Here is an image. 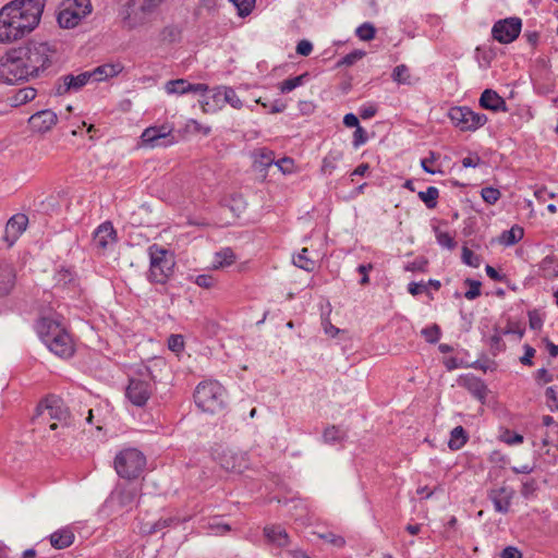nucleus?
Returning a JSON list of instances; mask_svg holds the SVG:
<instances>
[{
  "mask_svg": "<svg viewBox=\"0 0 558 558\" xmlns=\"http://www.w3.org/2000/svg\"><path fill=\"white\" fill-rule=\"evenodd\" d=\"M54 53L50 44L35 40L9 50L0 60V82L13 85L38 77L51 66Z\"/></svg>",
  "mask_w": 558,
  "mask_h": 558,
  "instance_id": "f257e3e1",
  "label": "nucleus"
},
{
  "mask_svg": "<svg viewBox=\"0 0 558 558\" xmlns=\"http://www.w3.org/2000/svg\"><path fill=\"white\" fill-rule=\"evenodd\" d=\"M45 0H14L0 10V43L15 41L39 24Z\"/></svg>",
  "mask_w": 558,
  "mask_h": 558,
  "instance_id": "f03ea898",
  "label": "nucleus"
},
{
  "mask_svg": "<svg viewBox=\"0 0 558 558\" xmlns=\"http://www.w3.org/2000/svg\"><path fill=\"white\" fill-rule=\"evenodd\" d=\"M149 270L146 275L147 280L151 283L165 284L173 274L175 265L174 255L157 244L148 247Z\"/></svg>",
  "mask_w": 558,
  "mask_h": 558,
  "instance_id": "7ed1b4c3",
  "label": "nucleus"
},
{
  "mask_svg": "<svg viewBox=\"0 0 558 558\" xmlns=\"http://www.w3.org/2000/svg\"><path fill=\"white\" fill-rule=\"evenodd\" d=\"M227 392L216 380L203 381L194 392L196 405L207 413H217L226 405Z\"/></svg>",
  "mask_w": 558,
  "mask_h": 558,
  "instance_id": "20e7f679",
  "label": "nucleus"
},
{
  "mask_svg": "<svg viewBox=\"0 0 558 558\" xmlns=\"http://www.w3.org/2000/svg\"><path fill=\"white\" fill-rule=\"evenodd\" d=\"M253 170L255 172L272 171L274 174H291L294 171V161L290 157L276 160L275 153L268 148H258L252 153Z\"/></svg>",
  "mask_w": 558,
  "mask_h": 558,
  "instance_id": "39448f33",
  "label": "nucleus"
},
{
  "mask_svg": "<svg viewBox=\"0 0 558 558\" xmlns=\"http://www.w3.org/2000/svg\"><path fill=\"white\" fill-rule=\"evenodd\" d=\"M211 454L214 460L227 472L242 473L250 465L246 452L235 451L221 445H217Z\"/></svg>",
  "mask_w": 558,
  "mask_h": 558,
  "instance_id": "423d86ee",
  "label": "nucleus"
},
{
  "mask_svg": "<svg viewBox=\"0 0 558 558\" xmlns=\"http://www.w3.org/2000/svg\"><path fill=\"white\" fill-rule=\"evenodd\" d=\"M451 122L462 132H474L487 122L484 113H477L469 107H453L448 113Z\"/></svg>",
  "mask_w": 558,
  "mask_h": 558,
  "instance_id": "0eeeda50",
  "label": "nucleus"
},
{
  "mask_svg": "<svg viewBox=\"0 0 558 558\" xmlns=\"http://www.w3.org/2000/svg\"><path fill=\"white\" fill-rule=\"evenodd\" d=\"M68 410L63 407L62 400L56 396H49L38 403L32 420L34 423L50 420L63 422L68 418Z\"/></svg>",
  "mask_w": 558,
  "mask_h": 558,
  "instance_id": "6e6552de",
  "label": "nucleus"
},
{
  "mask_svg": "<svg viewBox=\"0 0 558 558\" xmlns=\"http://www.w3.org/2000/svg\"><path fill=\"white\" fill-rule=\"evenodd\" d=\"M114 469L119 476L135 480L140 475V450L128 448L120 451L114 459Z\"/></svg>",
  "mask_w": 558,
  "mask_h": 558,
  "instance_id": "1a4fd4ad",
  "label": "nucleus"
},
{
  "mask_svg": "<svg viewBox=\"0 0 558 558\" xmlns=\"http://www.w3.org/2000/svg\"><path fill=\"white\" fill-rule=\"evenodd\" d=\"M166 363L161 357H154L142 367V407L156 391L157 379L165 368Z\"/></svg>",
  "mask_w": 558,
  "mask_h": 558,
  "instance_id": "9d476101",
  "label": "nucleus"
},
{
  "mask_svg": "<svg viewBox=\"0 0 558 558\" xmlns=\"http://www.w3.org/2000/svg\"><path fill=\"white\" fill-rule=\"evenodd\" d=\"M172 128L168 124L150 126L142 132V147H168L174 143Z\"/></svg>",
  "mask_w": 558,
  "mask_h": 558,
  "instance_id": "9b49d317",
  "label": "nucleus"
},
{
  "mask_svg": "<svg viewBox=\"0 0 558 558\" xmlns=\"http://www.w3.org/2000/svg\"><path fill=\"white\" fill-rule=\"evenodd\" d=\"M522 28L520 17H507L497 21L492 28V36L500 44H510L518 38Z\"/></svg>",
  "mask_w": 558,
  "mask_h": 558,
  "instance_id": "f8f14e48",
  "label": "nucleus"
},
{
  "mask_svg": "<svg viewBox=\"0 0 558 558\" xmlns=\"http://www.w3.org/2000/svg\"><path fill=\"white\" fill-rule=\"evenodd\" d=\"M36 331L45 344L49 343L54 335H59L66 327L63 319L57 314L43 315L35 325Z\"/></svg>",
  "mask_w": 558,
  "mask_h": 558,
  "instance_id": "ddd939ff",
  "label": "nucleus"
},
{
  "mask_svg": "<svg viewBox=\"0 0 558 558\" xmlns=\"http://www.w3.org/2000/svg\"><path fill=\"white\" fill-rule=\"evenodd\" d=\"M92 82L89 72L78 74H65L60 76L54 84V94L63 96L80 92L87 83Z\"/></svg>",
  "mask_w": 558,
  "mask_h": 558,
  "instance_id": "4468645a",
  "label": "nucleus"
},
{
  "mask_svg": "<svg viewBox=\"0 0 558 558\" xmlns=\"http://www.w3.org/2000/svg\"><path fill=\"white\" fill-rule=\"evenodd\" d=\"M46 347L53 354L63 359L71 357L75 352L74 342L66 328L59 335H54L52 339H49V343Z\"/></svg>",
  "mask_w": 558,
  "mask_h": 558,
  "instance_id": "2eb2a0df",
  "label": "nucleus"
},
{
  "mask_svg": "<svg viewBox=\"0 0 558 558\" xmlns=\"http://www.w3.org/2000/svg\"><path fill=\"white\" fill-rule=\"evenodd\" d=\"M28 217L25 214H15L7 222L3 240L12 246L26 230Z\"/></svg>",
  "mask_w": 558,
  "mask_h": 558,
  "instance_id": "dca6fc26",
  "label": "nucleus"
},
{
  "mask_svg": "<svg viewBox=\"0 0 558 558\" xmlns=\"http://www.w3.org/2000/svg\"><path fill=\"white\" fill-rule=\"evenodd\" d=\"M117 240V232L111 222H102L93 233V245L99 252H105Z\"/></svg>",
  "mask_w": 558,
  "mask_h": 558,
  "instance_id": "f3484780",
  "label": "nucleus"
},
{
  "mask_svg": "<svg viewBox=\"0 0 558 558\" xmlns=\"http://www.w3.org/2000/svg\"><path fill=\"white\" fill-rule=\"evenodd\" d=\"M165 89L168 94L184 95L187 93L204 94L208 92L209 87L207 84H192L184 78H178L168 81L165 85Z\"/></svg>",
  "mask_w": 558,
  "mask_h": 558,
  "instance_id": "a211bd4d",
  "label": "nucleus"
},
{
  "mask_svg": "<svg viewBox=\"0 0 558 558\" xmlns=\"http://www.w3.org/2000/svg\"><path fill=\"white\" fill-rule=\"evenodd\" d=\"M58 117L56 112L50 109L40 110L31 116L28 123L33 131L46 133L56 125Z\"/></svg>",
  "mask_w": 558,
  "mask_h": 558,
  "instance_id": "6ab92c4d",
  "label": "nucleus"
},
{
  "mask_svg": "<svg viewBox=\"0 0 558 558\" xmlns=\"http://www.w3.org/2000/svg\"><path fill=\"white\" fill-rule=\"evenodd\" d=\"M513 495L514 492L506 486L493 488L488 492V498L493 502L494 509L500 513L509 512Z\"/></svg>",
  "mask_w": 558,
  "mask_h": 558,
  "instance_id": "aec40b11",
  "label": "nucleus"
},
{
  "mask_svg": "<svg viewBox=\"0 0 558 558\" xmlns=\"http://www.w3.org/2000/svg\"><path fill=\"white\" fill-rule=\"evenodd\" d=\"M459 384L460 386L465 388L481 403H485L488 395V388L481 378L469 374L461 377Z\"/></svg>",
  "mask_w": 558,
  "mask_h": 558,
  "instance_id": "412c9836",
  "label": "nucleus"
},
{
  "mask_svg": "<svg viewBox=\"0 0 558 558\" xmlns=\"http://www.w3.org/2000/svg\"><path fill=\"white\" fill-rule=\"evenodd\" d=\"M122 7L119 11V16L123 24V27L132 29L138 24L140 7L137 0H120Z\"/></svg>",
  "mask_w": 558,
  "mask_h": 558,
  "instance_id": "4be33fe9",
  "label": "nucleus"
},
{
  "mask_svg": "<svg viewBox=\"0 0 558 558\" xmlns=\"http://www.w3.org/2000/svg\"><path fill=\"white\" fill-rule=\"evenodd\" d=\"M480 106L493 112H507L506 100L494 89H485L480 97Z\"/></svg>",
  "mask_w": 558,
  "mask_h": 558,
  "instance_id": "5701e85b",
  "label": "nucleus"
},
{
  "mask_svg": "<svg viewBox=\"0 0 558 558\" xmlns=\"http://www.w3.org/2000/svg\"><path fill=\"white\" fill-rule=\"evenodd\" d=\"M16 274L9 263H0V296L11 293L15 286Z\"/></svg>",
  "mask_w": 558,
  "mask_h": 558,
  "instance_id": "b1692460",
  "label": "nucleus"
},
{
  "mask_svg": "<svg viewBox=\"0 0 558 558\" xmlns=\"http://www.w3.org/2000/svg\"><path fill=\"white\" fill-rule=\"evenodd\" d=\"M266 539L277 547H286L289 545V535L281 525H268L264 527Z\"/></svg>",
  "mask_w": 558,
  "mask_h": 558,
  "instance_id": "393cba45",
  "label": "nucleus"
},
{
  "mask_svg": "<svg viewBox=\"0 0 558 558\" xmlns=\"http://www.w3.org/2000/svg\"><path fill=\"white\" fill-rule=\"evenodd\" d=\"M211 98L216 102H227L234 109H241L243 106L242 100L232 87H218Z\"/></svg>",
  "mask_w": 558,
  "mask_h": 558,
  "instance_id": "a878e982",
  "label": "nucleus"
},
{
  "mask_svg": "<svg viewBox=\"0 0 558 558\" xmlns=\"http://www.w3.org/2000/svg\"><path fill=\"white\" fill-rule=\"evenodd\" d=\"M122 71L120 63H106L88 71L92 82H101L118 75Z\"/></svg>",
  "mask_w": 558,
  "mask_h": 558,
  "instance_id": "bb28decb",
  "label": "nucleus"
},
{
  "mask_svg": "<svg viewBox=\"0 0 558 558\" xmlns=\"http://www.w3.org/2000/svg\"><path fill=\"white\" fill-rule=\"evenodd\" d=\"M62 5L63 8L60 10L57 16L60 27H75L84 16H81L80 13L75 12V10L71 9V7H68L64 2Z\"/></svg>",
  "mask_w": 558,
  "mask_h": 558,
  "instance_id": "cd10ccee",
  "label": "nucleus"
},
{
  "mask_svg": "<svg viewBox=\"0 0 558 558\" xmlns=\"http://www.w3.org/2000/svg\"><path fill=\"white\" fill-rule=\"evenodd\" d=\"M74 542V534L70 529H61L50 535V544L56 549L70 547Z\"/></svg>",
  "mask_w": 558,
  "mask_h": 558,
  "instance_id": "c85d7f7f",
  "label": "nucleus"
},
{
  "mask_svg": "<svg viewBox=\"0 0 558 558\" xmlns=\"http://www.w3.org/2000/svg\"><path fill=\"white\" fill-rule=\"evenodd\" d=\"M524 230L522 227L514 225L509 230L504 231L499 236V243L505 246H512L522 240Z\"/></svg>",
  "mask_w": 558,
  "mask_h": 558,
  "instance_id": "c756f323",
  "label": "nucleus"
},
{
  "mask_svg": "<svg viewBox=\"0 0 558 558\" xmlns=\"http://www.w3.org/2000/svg\"><path fill=\"white\" fill-rule=\"evenodd\" d=\"M37 95V90L34 87H24L19 89L11 98V105L19 107L32 101Z\"/></svg>",
  "mask_w": 558,
  "mask_h": 558,
  "instance_id": "7c9ffc66",
  "label": "nucleus"
},
{
  "mask_svg": "<svg viewBox=\"0 0 558 558\" xmlns=\"http://www.w3.org/2000/svg\"><path fill=\"white\" fill-rule=\"evenodd\" d=\"M234 260H235V255H234L233 251L229 247H226L215 254V257L213 260V267L215 269L223 268V267L232 265L234 263Z\"/></svg>",
  "mask_w": 558,
  "mask_h": 558,
  "instance_id": "2f4dec72",
  "label": "nucleus"
},
{
  "mask_svg": "<svg viewBox=\"0 0 558 558\" xmlns=\"http://www.w3.org/2000/svg\"><path fill=\"white\" fill-rule=\"evenodd\" d=\"M468 440L466 432L462 426H457L451 430L450 440L448 442L449 448L452 450H458L464 446Z\"/></svg>",
  "mask_w": 558,
  "mask_h": 558,
  "instance_id": "473e14b6",
  "label": "nucleus"
},
{
  "mask_svg": "<svg viewBox=\"0 0 558 558\" xmlns=\"http://www.w3.org/2000/svg\"><path fill=\"white\" fill-rule=\"evenodd\" d=\"M438 196H439V192H438V189L435 186H428L426 189V191L418 192L420 199L429 209H434L437 206Z\"/></svg>",
  "mask_w": 558,
  "mask_h": 558,
  "instance_id": "72a5a7b5",
  "label": "nucleus"
},
{
  "mask_svg": "<svg viewBox=\"0 0 558 558\" xmlns=\"http://www.w3.org/2000/svg\"><path fill=\"white\" fill-rule=\"evenodd\" d=\"M308 250L303 248L295 257H293V264L304 269L305 271H313L316 267V263L307 256Z\"/></svg>",
  "mask_w": 558,
  "mask_h": 558,
  "instance_id": "f704fd0d",
  "label": "nucleus"
},
{
  "mask_svg": "<svg viewBox=\"0 0 558 558\" xmlns=\"http://www.w3.org/2000/svg\"><path fill=\"white\" fill-rule=\"evenodd\" d=\"M435 236L437 243L447 250H453L457 246L454 238L447 231H442L438 227H434Z\"/></svg>",
  "mask_w": 558,
  "mask_h": 558,
  "instance_id": "c9c22d12",
  "label": "nucleus"
},
{
  "mask_svg": "<svg viewBox=\"0 0 558 558\" xmlns=\"http://www.w3.org/2000/svg\"><path fill=\"white\" fill-rule=\"evenodd\" d=\"M203 527L215 535H225L231 531V526L227 523H222L217 517L209 519Z\"/></svg>",
  "mask_w": 558,
  "mask_h": 558,
  "instance_id": "e433bc0d",
  "label": "nucleus"
},
{
  "mask_svg": "<svg viewBox=\"0 0 558 558\" xmlns=\"http://www.w3.org/2000/svg\"><path fill=\"white\" fill-rule=\"evenodd\" d=\"M391 77L398 84H412L410 69L405 64L397 65L392 71Z\"/></svg>",
  "mask_w": 558,
  "mask_h": 558,
  "instance_id": "4c0bfd02",
  "label": "nucleus"
},
{
  "mask_svg": "<svg viewBox=\"0 0 558 558\" xmlns=\"http://www.w3.org/2000/svg\"><path fill=\"white\" fill-rule=\"evenodd\" d=\"M125 397L133 405L140 407V380L130 378L125 388Z\"/></svg>",
  "mask_w": 558,
  "mask_h": 558,
  "instance_id": "58836bf2",
  "label": "nucleus"
},
{
  "mask_svg": "<svg viewBox=\"0 0 558 558\" xmlns=\"http://www.w3.org/2000/svg\"><path fill=\"white\" fill-rule=\"evenodd\" d=\"M344 432H342L340 428H338L337 426H330L324 430L323 439L326 444L333 445L337 442H341L344 439Z\"/></svg>",
  "mask_w": 558,
  "mask_h": 558,
  "instance_id": "ea45409f",
  "label": "nucleus"
},
{
  "mask_svg": "<svg viewBox=\"0 0 558 558\" xmlns=\"http://www.w3.org/2000/svg\"><path fill=\"white\" fill-rule=\"evenodd\" d=\"M307 73H303L301 75H298L295 77H291L288 80H284L280 83L279 89L282 94H287L295 89L296 87L301 86L307 76Z\"/></svg>",
  "mask_w": 558,
  "mask_h": 558,
  "instance_id": "a19ab883",
  "label": "nucleus"
},
{
  "mask_svg": "<svg viewBox=\"0 0 558 558\" xmlns=\"http://www.w3.org/2000/svg\"><path fill=\"white\" fill-rule=\"evenodd\" d=\"M64 3L84 17L92 12L89 0H65Z\"/></svg>",
  "mask_w": 558,
  "mask_h": 558,
  "instance_id": "79ce46f5",
  "label": "nucleus"
},
{
  "mask_svg": "<svg viewBox=\"0 0 558 558\" xmlns=\"http://www.w3.org/2000/svg\"><path fill=\"white\" fill-rule=\"evenodd\" d=\"M355 34L361 40L369 41L375 37L376 28L372 23L365 22L356 28Z\"/></svg>",
  "mask_w": 558,
  "mask_h": 558,
  "instance_id": "37998d69",
  "label": "nucleus"
},
{
  "mask_svg": "<svg viewBox=\"0 0 558 558\" xmlns=\"http://www.w3.org/2000/svg\"><path fill=\"white\" fill-rule=\"evenodd\" d=\"M75 281L74 274L70 269H60L56 276L58 287L68 288Z\"/></svg>",
  "mask_w": 558,
  "mask_h": 558,
  "instance_id": "c03bdc74",
  "label": "nucleus"
},
{
  "mask_svg": "<svg viewBox=\"0 0 558 558\" xmlns=\"http://www.w3.org/2000/svg\"><path fill=\"white\" fill-rule=\"evenodd\" d=\"M168 0H142L143 14H158L160 7Z\"/></svg>",
  "mask_w": 558,
  "mask_h": 558,
  "instance_id": "a18cd8bd",
  "label": "nucleus"
},
{
  "mask_svg": "<svg viewBox=\"0 0 558 558\" xmlns=\"http://www.w3.org/2000/svg\"><path fill=\"white\" fill-rule=\"evenodd\" d=\"M229 1L232 2L234 4V7L236 8L238 14L240 16L244 17V16H247L252 12L256 0H229Z\"/></svg>",
  "mask_w": 558,
  "mask_h": 558,
  "instance_id": "49530a36",
  "label": "nucleus"
},
{
  "mask_svg": "<svg viewBox=\"0 0 558 558\" xmlns=\"http://www.w3.org/2000/svg\"><path fill=\"white\" fill-rule=\"evenodd\" d=\"M462 260L464 264L474 268L481 265V257L466 246L462 247Z\"/></svg>",
  "mask_w": 558,
  "mask_h": 558,
  "instance_id": "de8ad7c7",
  "label": "nucleus"
},
{
  "mask_svg": "<svg viewBox=\"0 0 558 558\" xmlns=\"http://www.w3.org/2000/svg\"><path fill=\"white\" fill-rule=\"evenodd\" d=\"M482 198L489 205H494L500 198V191L498 189L488 186L483 187L481 191Z\"/></svg>",
  "mask_w": 558,
  "mask_h": 558,
  "instance_id": "09e8293b",
  "label": "nucleus"
},
{
  "mask_svg": "<svg viewBox=\"0 0 558 558\" xmlns=\"http://www.w3.org/2000/svg\"><path fill=\"white\" fill-rule=\"evenodd\" d=\"M464 283L470 287V289L464 293V296L468 300H474L481 295V286L482 284L480 281L466 278Z\"/></svg>",
  "mask_w": 558,
  "mask_h": 558,
  "instance_id": "8fccbe9b",
  "label": "nucleus"
},
{
  "mask_svg": "<svg viewBox=\"0 0 558 558\" xmlns=\"http://www.w3.org/2000/svg\"><path fill=\"white\" fill-rule=\"evenodd\" d=\"M440 328L436 324L422 330V335L424 336L425 340L429 343H436L440 338Z\"/></svg>",
  "mask_w": 558,
  "mask_h": 558,
  "instance_id": "3c124183",
  "label": "nucleus"
},
{
  "mask_svg": "<svg viewBox=\"0 0 558 558\" xmlns=\"http://www.w3.org/2000/svg\"><path fill=\"white\" fill-rule=\"evenodd\" d=\"M365 56L363 50H354L347 56H344L339 62L338 65L351 66L356 61L361 60Z\"/></svg>",
  "mask_w": 558,
  "mask_h": 558,
  "instance_id": "603ef678",
  "label": "nucleus"
},
{
  "mask_svg": "<svg viewBox=\"0 0 558 558\" xmlns=\"http://www.w3.org/2000/svg\"><path fill=\"white\" fill-rule=\"evenodd\" d=\"M168 348L172 352L180 353L184 349V338L182 335H171L168 338Z\"/></svg>",
  "mask_w": 558,
  "mask_h": 558,
  "instance_id": "864d4df0",
  "label": "nucleus"
},
{
  "mask_svg": "<svg viewBox=\"0 0 558 558\" xmlns=\"http://www.w3.org/2000/svg\"><path fill=\"white\" fill-rule=\"evenodd\" d=\"M500 439L504 442H506L507 445H510V446L519 445V444L523 442V436L522 435H520L518 433H514V432H511L509 429H506L501 434Z\"/></svg>",
  "mask_w": 558,
  "mask_h": 558,
  "instance_id": "5fc2aeb1",
  "label": "nucleus"
},
{
  "mask_svg": "<svg viewBox=\"0 0 558 558\" xmlns=\"http://www.w3.org/2000/svg\"><path fill=\"white\" fill-rule=\"evenodd\" d=\"M320 538L324 539L326 543L331 544L338 548L343 547L345 544V541L341 535L335 534L332 532H326L320 534Z\"/></svg>",
  "mask_w": 558,
  "mask_h": 558,
  "instance_id": "6e6d98bb",
  "label": "nucleus"
},
{
  "mask_svg": "<svg viewBox=\"0 0 558 558\" xmlns=\"http://www.w3.org/2000/svg\"><path fill=\"white\" fill-rule=\"evenodd\" d=\"M545 396L547 398V404L550 411H558V390L557 387H548Z\"/></svg>",
  "mask_w": 558,
  "mask_h": 558,
  "instance_id": "4d7b16f0",
  "label": "nucleus"
},
{
  "mask_svg": "<svg viewBox=\"0 0 558 558\" xmlns=\"http://www.w3.org/2000/svg\"><path fill=\"white\" fill-rule=\"evenodd\" d=\"M537 489V483L534 478H526L522 481L521 495L524 498H530Z\"/></svg>",
  "mask_w": 558,
  "mask_h": 558,
  "instance_id": "13d9d810",
  "label": "nucleus"
},
{
  "mask_svg": "<svg viewBox=\"0 0 558 558\" xmlns=\"http://www.w3.org/2000/svg\"><path fill=\"white\" fill-rule=\"evenodd\" d=\"M523 349H524V354L520 357V362L523 365L532 366L533 365V361L532 360H533L536 351L530 344H524Z\"/></svg>",
  "mask_w": 558,
  "mask_h": 558,
  "instance_id": "bf43d9fd",
  "label": "nucleus"
},
{
  "mask_svg": "<svg viewBox=\"0 0 558 558\" xmlns=\"http://www.w3.org/2000/svg\"><path fill=\"white\" fill-rule=\"evenodd\" d=\"M529 325L533 330H539L543 326V319L536 311L529 312Z\"/></svg>",
  "mask_w": 558,
  "mask_h": 558,
  "instance_id": "052dcab7",
  "label": "nucleus"
},
{
  "mask_svg": "<svg viewBox=\"0 0 558 558\" xmlns=\"http://www.w3.org/2000/svg\"><path fill=\"white\" fill-rule=\"evenodd\" d=\"M295 50L298 54L307 57L313 50V45L311 41L302 39L298 43Z\"/></svg>",
  "mask_w": 558,
  "mask_h": 558,
  "instance_id": "680f3d73",
  "label": "nucleus"
},
{
  "mask_svg": "<svg viewBox=\"0 0 558 558\" xmlns=\"http://www.w3.org/2000/svg\"><path fill=\"white\" fill-rule=\"evenodd\" d=\"M461 163L463 168L485 166V162H482L476 154L464 157Z\"/></svg>",
  "mask_w": 558,
  "mask_h": 558,
  "instance_id": "e2e57ef3",
  "label": "nucleus"
},
{
  "mask_svg": "<svg viewBox=\"0 0 558 558\" xmlns=\"http://www.w3.org/2000/svg\"><path fill=\"white\" fill-rule=\"evenodd\" d=\"M490 349L493 350L494 354L505 349V342L502 341L500 333H495L490 337Z\"/></svg>",
  "mask_w": 558,
  "mask_h": 558,
  "instance_id": "0e129e2a",
  "label": "nucleus"
},
{
  "mask_svg": "<svg viewBox=\"0 0 558 558\" xmlns=\"http://www.w3.org/2000/svg\"><path fill=\"white\" fill-rule=\"evenodd\" d=\"M367 141L366 131L360 125L353 133V143L355 146L365 144Z\"/></svg>",
  "mask_w": 558,
  "mask_h": 558,
  "instance_id": "69168bd1",
  "label": "nucleus"
},
{
  "mask_svg": "<svg viewBox=\"0 0 558 558\" xmlns=\"http://www.w3.org/2000/svg\"><path fill=\"white\" fill-rule=\"evenodd\" d=\"M198 287L209 289L215 284V279L210 275H198L195 279Z\"/></svg>",
  "mask_w": 558,
  "mask_h": 558,
  "instance_id": "338daca9",
  "label": "nucleus"
},
{
  "mask_svg": "<svg viewBox=\"0 0 558 558\" xmlns=\"http://www.w3.org/2000/svg\"><path fill=\"white\" fill-rule=\"evenodd\" d=\"M501 558H521L522 555L520 550H518L515 547L508 546L506 547L500 555Z\"/></svg>",
  "mask_w": 558,
  "mask_h": 558,
  "instance_id": "774afa93",
  "label": "nucleus"
}]
</instances>
